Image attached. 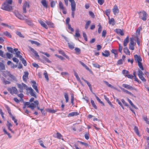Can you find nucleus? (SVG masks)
Instances as JSON below:
<instances>
[{
    "label": "nucleus",
    "instance_id": "f257e3e1",
    "mask_svg": "<svg viewBox=\"0 0 149 149\" xmlns=\"http://www.w3.org/2000/svg\"><path fill=\"white\" fill-rule=\"evenodd\" d=\"M12 2V0H7L2 5L1 9L8 11H10L12 10V6H11Z\"/></svg>",
    "mask_w": 149,
    "mask_h": 149
},
{
    "label": "nucleus",
    "instance_id": "f03ea898",
    "mask_svg": "<svg viewBox=\"0 0 149 149\" xmlns=\"http://www.w3.org/2000/svg\"><path fill=\"white\" fill-rule=\"evenodd\" d=\"M71 3V7L72 15L73 18L74 17V11L76 9V3L75 2L74 0H69Z\"/></svg>",
    "mask_w": 149,
    "mask_h": 149
},
{
    "label": "nucleus",
    "instance_id": "7ed1b4c3",
    "mask_svg": "<svg viewBox=\"0 0 149 149\" xmlns=\"http://www.w3.org/2000/svg\"><path fill=\"white\" fill-rule=\"evenodd\" d=\"M139 15V18L143 21H146L147 19V14L144 11H141L138 13Z\"/></svg>",
    "mask_w": 149,
    "mask_h": 149
},
{
    "label": "nucleus",
    "instance_id": "20e7f679",
    "mask_svg": "<svg viewBox=\"0 0 149 149\" xmlns=\"http://www.w3.org/2000/svg\"><path fill=\"white\" fill-rule=\"evenodd\" d=\"M18 88L20 89V92H23V90L24 89H26V90L28 89V87L25 84L22 83L21 84H19L18 83L16 84Z\"/></svg>",
    "mask_w": 149,
    "mask_h": 149
},
{
    "label": "nucleus",
    "instance_id": "39448f33",
    "mask_svg": "<svg viewBox=\"0 0 149 149\" xmlns=\"http://www.w3.org/2000/svg\"><path fill=\"white\" fill-rule=\"evenodd\" d=\"M34 102L31 103L30 105L29 106H27V107L33 110L37 106H38L39 102L38 100L35 101Z\"/></svg>",
    "mask_w": 149,
    "mask_h": 149
},
{
    "label": "nucleus",
    "instance_id": "423d86ee",
    "mask_svg": "<svg viewBox=\"0 0 149 149\" xmlns=\"http://www.w3.org/2000/svg\"><path fill=\"white\" fill-rule=\"evenodd\" d=\"M8 91L12 95L13 94H17L18 93L17 90L15 87H12L11 88H8Z\"/></svg>",
    "mask_w": 149,
    "mask_h": 149
},
{
    "label": "nucleus",
    "instance_id": "0eeeda50",
    "mask_svg": "<svg viewBox=\"0 0 149 149\" xmlns=\"http://www.w3.org/2000/svg\"><path fill=\"white\" fill-rule=\"evenodd\" d=\"M122 86L129 90H135V91H137L136 88L127 84H122Z\"/></svg>",
    "mask_w": 149,
    "mask_h": 149
},
{
    "label": "nucleus",
    "instance_id": "6e6552de",
    "mask_svg": "<svg viewBox=\"0 0 149 149\" xmlns=\"http://www.w3.org/2000/svg\"><path fill=\"white\" fill-rule=\"evenodd\" d=\"M29 48L30 49L31 51L34 54L36 58L37 59L39 58V56L38 55V53L34 49L30 46H29Z\"/></svg>",
    "mask_w": 149,
    "mask_h": 149
},
{
    "label": "nucleus",
    "instance_id": "1a4fd4ad",
    "mask_svg": "<svg viewBox=\"0 0 149 149\" xmlns=\"http://www.w3.org/2000/svg\"><path fill=\"white\" fill-rule=\"evenodd\" d=\"M26 90L29 91V93L32 96L36 98V96L35 94V93L31 87H28Z\"/></svg>",
    "mask_w": 149,
    "mask_h": 149
},
{
    "label": "nucleus",
    "instance_id": "9d476101",
    "mask_svg": "<svg viewBox=\"0 0 149 149\" xmlns=\"http://www.w3.org/2000/svg\"><path fill=\"white\" fill-rule=\"evenodd\" d=\"M113 12L114 14L116 15V14H118L119 12V9L118 7L116 5H115L112 9Z\"/></svg>",
    "mask_w": 149,
    "mask_h": 149
},
{
    "label": "nucleus",
    "instance_id": "9b49d317",
    "mask_svg": "<svg viewBox=\"0 0 149 149\" xmlns=\"http://www.w3.org/2000/svg\"><path fill=\"white\" fill-rule=\"evenodd\" d=\"M14 15L17 17L19 19L21 20L24 19L23 16L20 14L18 12H15L14 13Z\"/></svg>",
    "mask_w": 149,
    "mask_h": 149
},
{
    "label": "nucleus",
    "instance_id": "f8f14e48",
    "mask_svg": "<svg viewBox=\"0 0 149 149\" xmlns=\"http://www.w3.org/2000/svg\"><path fill=\"white\" fill-rule=\"evenodd\" d=\"M6 73L10 77L12 80H13L14 81H17V80L16 77L14 76L12 74L9 72L6 71Z\"/></svg>",
    "mask_w": 149,
    "mask_h": 149
},
{
    "label": "nucleus",
    "instance_id": "ddd939ff",
    "mask_svg": "<svg viewBox=\"0 0 149 149\" xmlns=\"http://www.w3.org/2000/svg\"><path fill=\"white\" fill-rule=\"evenodd\" d=\"M38 22L40 23L41 26L47 29H48V27L47 25L41 19H39L38 20Z\"/></svg>",
    "mask_w": 149,
    "mask_h": 149
},
{
    "label": "nucleus",
    "instance_id": "4468645a",
    "mask_svg": "<svg viewBox=\"0 0 149 149\" xmlns=\"http://www.w3.org/2000/svg\"><path fill=\"white\" fill-rule=\"evenodd\" d=\"M135 59L136 61L138 63L139 62H141L142 61V59L140 56H138L136 54L134 56Z\"/></svg>",
    "mask_w": 149,
    "mask_h": 149
},
{
    "label": "nucleus",
    "instance_id": "2eb2a0df",
    "mask_svg": "<svg viewBox=\"0 0 149 149\" xmlns=\"http://www.w3.org/2000/svg\"><path fill=\"white\" fill-rule=\"evenodd\" d=\"M29 73L27 72H24V75L23 76L22 78L23 80L24 81H26L27 80V79L28 77Z\"/></svg>",
    "mask_w": 149,
    "mask_h": 149
},
{
    "label": "nucleus",
    "instance_id": "dca6fc26",
    "mask_svg": "<svg viewBox=\"0 0 149 149\" xmlns=\"http://www.w3.org/2000/svg\"><path fill=\"white\" fill-rule=\"evenodd\" d=\"M120 87V88L124 92H125V93L130 95L131 96H133V94H132L131 92L128 91V90L125 89L124 88H122L121 87Z\"/></svg>",
    "mask_w": 149,
    "mask_h": 149
},
{
    "label": "nucleus",
    "instance_id": "f3484780",
    "mask_svg": "<svg viewBox=\"0 0 149 149\" xmlns=\"http://www.w3.org/2000/svg\"><path fill=\"white\" fill-rule=\"evenodd\" d=\"M24 20L25 21V22L28 25L30 26H32L33 25V24L32 23V20L27 19H25Z\"/></svg>",
    "mask_w": 149,
    "mask_h": 149
},
{
    "label": "nucleus",
    "instance_id": "a211bd4d",
    "mask_svg": "<svg viewBox=\"0 0 149 149\" xmlns=\"http://www.w3.org/2000/svg\"><path fill=\"white\" fill-rule=\"evenodd\" d=\"M102 55L105 57H107L110 55V53L107 50H105L104 51V52H102Z\"/></svg>",
    "mask_w": 149,
    "mask_h": 149
},
{
    "label": "nucleus",
    "instance_id": "6ab92c4d",
    "mask_svg": "<svg viewBox=\"0 0 149 149\" xmlns=\"http://www.w3.org/2000/svg\"><path fill=\"white\" fill-rule=\"evenodd\" d=\"M104 83L107 86L109 87L113 88L116 90H118L116 88L114 87L113 86L109 84V83L106 81H104Z\"/></svg>",
    "mask_w": 149,
    "mask_h": 149
},
{
    "label": "nucleus",
    "instance_id": "aec40b11",
    "mask_svg": "<svg viewBox=\"0 0 149 149\" xmlns=\"http://www.w3.org/2000/svg\"><path fill=\"white\" fill-rule=\"evenodd\" d=\"M79 113L77 112H74L69 113L68 116V117H72L75 116H77L79 115Z\"/></svg>",
    "mask_w": 149,
    "mask_h": 149
},
{
    "label": "nucleus",
    "instance_id": "412c9836",
    "mask_svg": "<svg viewBox=\"0 0 149 149\" xmlns=\"http://www.w3.org/2000/svg\"><path fill=\"white\" fill-rule=\"evenodd\" d=\"M115 32L117 33L120 34L121 36H123L124 35V33H123V31L120 29H116L115 30Z\"/></svg>",
    "mask_w": 149,
    "mask_h": 149
},
{
    "label": "nucleus",
    "instance_id": "4be33fe9",
    "mask_svg": "<svg viewBox=\"0 0 149 149\" xmlns=\"http://www.w3.org/2000/svg\"><path fill=\"white\" fill-rule=\"evenodd\" d=\"M14 50L15 52H16V56L17 57H19L21 55H20V51H18V49L17 48H15L14 49Z\"/></svg>",
    "mask_w": 149,
    "mask_h": 149
},
{
    "label": "nucleus",
    "instance_id": "5701e85b",
    "mask_svg": "<svg viewBox=\"0 0 149 149\" xmlns=\"http://www.w3.org/2000/svg\"><path fill=\"white\" fill-rule=\"evenodd\" d=\"M46 111L52 113H54L57 111V110H54L50 109H46Z\"/></svg>",
    "mask_w": 149,
    "mask_h": 149
},
{
    "label": "nucleus",
    "instance_id": "b1692460",
    "mask_svg": "<svg viewBox=\"0 0 149 149\" xmlns=\"http://www.w3.org/2000/svg\"><path fill=\"white\" fill-rule=\"evenodd\" d=\"M80 36L79 33V29H77L75 30V34L74 36L78 38Z\"/></svg>",
    "mask_w": 149,
    "mask_h": 149
},
{
    "label": "nucleus",
    "instance_id": "393cba45",
    "mask_svg": "<svg viewBox=\"0 0 149 149\" xmlns=\"http://www.w3.org/2000/svg\"><path fill=\"white\" fill-rule=\"evenodd\" d=\"M129 42V37L127 36L124 41L123 45L124 47H126Z\"/></svg>",
    "mask_w": 149,
    "mask_h": 149
},
{
    "label": "nucleus",
    "instance_id": "a878e982",
    "mask_svg": "<svg viewBox=\"0 0 149 149\" xmlns=\"http://www.w3.org/2000/svg\"><path fill=\"white\" fill-rule=\"evenodd\" d=\"M41 3L45 8H47V3L45 0H42L41 1Z\"/></svg>",
    "mask_w": 149,
    "mask_h": 149
},
{
    "label": "nucleus",
    "instance_id": "bb28decb",
    "mask_svg": "<svg viewBox=\"0 0 149 149\" xmlns=\"http://www.w3.org/2000/svg\"><path fill=\"white\" fill-rule=\"evenodd\" d=\"M109 23L110 24H112L113 26L115 24V22L114 19L113 18H111V19H109Z\"/></svg>",
    "mask_w": 149,
    "mask_h": 149
},
{
    "label": "nucleus",
    "instance_id": "cd10ccee",
    "mask_svg": "<svg viewBox=\"0 0 149 149\" xmlns=\"http://www.w3.org/2000/svg\"><path fill=\"white\" fill-rule=\"evenodd\" d=\"M46 23L47 24L51 27H54V24L50 21H46Z\"/></svg>",
    "mask_w": 149,
    "mask_h": 149
},
{
    "label": "nucleus",
    "instance_id": "c85d7f7f",
    "mask_svg": "<svg viewBox=\"0 0 149 149\" xmlns=\"http://www.w3.org/2000/svg\"><path fill=\"white\" fill-rule=\"evenodd\" d=\"M68 45L69 48L71 49H72L74 48V44L73 43H68Z\"/></svg>",
    "mask_w": 149,
    "mask_h": 149
},
{
    "label": "nucleus",
    "instance_id": "c756f323",
    "mask_svg": "<svg viewBox=\"0 0 149 149\" xmlns=\"http://www.w3.org/2000/svg\"><path fill=\"white\" fill-rule=\"evenodd\" d=\"M124 52L127 55H130V52L128 48L126 47L124 48Z\"/></svg>",
    "mask_w": 149,
    "mask_h": 149
},
{
    "label": "nucleus",
    "instance_id": "7c9ffc66",
    "mask_svg": "<svg viewBox=\"0 0 149 149\" xmlns=\"http://www.w3.org/2000/svg\"><path fill=\"white\" fill-rule=\"evenodd\" d=\"M123 74H124V76L126 77L127 75L129 74V72L125 70H124L122 71V72Z\"/></svg>",
    "mask_w": 149,
    "mask_h": 149
},
{
    "label": "nucleus",
    "instance_id": "2f4dec72",
    "mask_svg": "<svg viewBox=\"0 0 149 149\" xmlns=\"http://www.w3.org/2000/svg\"><path fill=\"white\" fill-rule=\"evenodd\" d=\"M3 34L6 36L10 38H11L12 37L10 33L7 31H6L3 32Z\"/></svg>",
    "mask_w": 149,
    "mask_h": 149
},
{
    "label": "nucleus",
    "instance_id": "473e14b6",
    "mask_svg": "<svg viewBox=\"0 0 149 149\" xmlns=\"http://www.w3.org/2000/svg\"><path fill=\"white\" fill-rule=\"evenodd\" d=\"M29 41L32 44H35L37 46H39L40 45V43L37 41L32 40H30Z\"/></svg>",
    "mask_w": 149,
    "mask_h": 149
},
{
    "label": "nucleus",
    "instance_id": "72a5a7b5",
    "mask_svg": "<svg viewBox=\"0 0 149 149\" xmlns=\"http://www.w3.org/2000/svg\"><path fill=\"white\" fill-rule=\"evenodd\" d=\"M127 100L130 103V104H131V105L134 108H135L136 109H138V108L135 106L134 105L133 103L129 99H127Z\"/></svg>",
    "mask_w": 149,
    "mask_h": 149
},
{
    "label": "nucleus",
    "instance_id": "f704fd0d",
    "mask_svg": "<svg viewBox=\"0 0 149 149\" xmlns=\"http://www.w3.org/2000/svg\"><path fill=\"white\" fill-rule=\"evenodd\" d=\"M79 62L85 68L88 70H89V68L87 66V65L85 64L84 63L82 62L79 61Z\"/></svg>",
    "mask_w": 149,
    "mask_h": 149
},
{
    "label": "nucleus",
    "instance_id": "c9c22d12",
    "mask_svg": "<svg viewBox=\"0 0 149 149\" xmlns=\"http://www.w3.org/2000/svg\"><path fill=\"white\" fill-rule=\"evenodd\" d=\"M7 49L10 52L13 53L15 52L14 49H13V48L10 47H7Z\"/></svg>",
    "mask_w": 149,
    "mask_h": 149
},
{
    "label": "nucleus",
    "instance_id": "e433bc0d",
    "mask_svg": "<svg viewBox=\"0 0 149 149\" xmlns=\"http://www.w3.org/2000/svg\"><path fill=\"white\" fill-rule=\"evenodd\" d=\"M58 5L59 8L60 9H64V8H65L64 7L63 5L61 2L60 1L59 2Z\"/></svg>",
    "mask_w": 149,
    "mask_h": 149
},
{
    "label": "nucleus",
    "instance_id": "4c0bfd02",
    "mask_svg": "<svg viewBox=\"0 0 149 149\" xmlns=\"http://www.w3.org/2000/svg\"><path fill=\"white\" fill-rule=\"evenodd\" d=\"M91 23V21H88L86 23V24H85V28L86 29H87L90 24Z\"/></svg>",
    "mask_w": 149,
    "mask_h": 149
},
{
    "label": "nucleus",
    "instance_id": "58836bf2",
    "mask_svg": "<svg viewBox=\"0 0 149 149\" xmlns=\"http://www.w3.org/2000/svg\"><path fill=\"white\" fill-rule=\"evenodd\" d=\"M59 53L60 54H62L63 56L65 57L66 58H68V57L65 54L64 52L63 51H59Z\"/></svg>",
    "mask_w": 149,
    "mask_h": 149
},
{
    "label": "nucleus",
    "instance_id": "ea45409f",
    "mask_svg": "<svg viewBox=\"0 0 149 149\" xmlns=\"http://www.w3.org/2000/svg\"><path fill=\"white\" fill-rule=\"evenodd\" d=\"M143 118L147 124H149V121H148V119L147 118L146 116H143Z\"/></svg>",
    "mask_w": 149,
    "mask_h": 149
},
{
    "label": "nucleus",
    "instance_id": "a19ab883",
    "mask_svg": "<svg viewBox=\"0 0 149 149\" xmlns=\"http://www.w3.org/2000/svg\"><path fill=\"white\" fill-rule=\"evenodd\" d=\"M3 131L4 132L5 134H7L8 135V137L9 138H11L12 136L10 135V134L7 132L5 128H3Z\"/></svg>",
    "mask_w": 149,
    "mask_h": 149
},
{
    "label": "nucleus",
    "instance_id": "79ce46f5",
    "mask_svg": "<svg viewBox=\"0 0 149 149\" xmlns=\"http://www.w3.org/2000/svg\"><path fill=\"white\" fill-rule=\"evenodd\" d=\"M11 117L12 118V120L14 121V123H15L16 125H17L18 123H17V120L15 118V117L13 116Z\"/></svg>",
    "mask_w": 149,
    "mask_h": 149
},
{
    "label": "nucleus",
    "instance_id": "37998d69",
    "mask_svg": "<svg viewBox=\"0 0 149 149\" xmlns=\"http://www.w3.org/2000/svg\"><path fill=\"white\" fill-rule=\"evenodd\" d=\"M32 86L33 88L36 90L37 93H39V91L37 88L36 84L32 85Z\"/></svg>",
    "mask_w": 149,
    "mask_h": 149
},
{
    "label": "nucleus",
    "instance_id": "c03bdc74",
    "mask_svg": "<svg viewBox=\"0 0 149 149\" xmlns=\"http://www.w3.org/2000/svg\"><path fill=\"white\" fill-rule=\"evenodd\" d=\"M6 54L7 58L8 59H10L13 56V54L8 52L6 53Z\"/></svg>",
    "mask_w": 149,
    "mask_h": 149
},
{
    "label": "nucleus",
    "instance_id": "a18cd8bd",
    "mask_svg": "<svg viewBox=\"0 0 149 149\" xmlns=\"http://www.w3.org/2000/svg\"><path fill=\"white\" fill-rule=\"evenodd\" d=\"M91 104L93 107L94 108H95V109H97V107L96 106L95 104L94 101L92 100H91Z\"/></svg>",
    "mask_w": 149,
    "mask_h": 149
},
{
    "label": "nucleus",
    "instance_id": "49530a36",
    "mask_svg": "<svg viewBox=\"0 0 149 149\" xmlns=\"http://www.w3.org/2000/svg\"><path fill=\"white\" fill-rule=\"evenodd\" d=\"M3 81L4 84H10V82L9 81L6 80L4 78H3V79H2Z\"/></svg>",
    "mask_w": 149,
    "mask_h": 149
},
{
    "label": "nucleus",
    "instance_id": "de8ad7c7",
    "mask_svg": "<svg viewBox=\"0 0 149 149\" xmlns=\"http://www.w3.org/2000/svg\"><path fill=\"white\" fill-rule=\"evenodd\" d=\"M25 8H29V3L26 1H25L23 5V6H24Z\"/></svg>",
    "mask_w": 149,
    "mask_h": 149
},
{
    "label": "nucleus",
    "instance_id": "09e8293b",
    "mask_svg": "<svg viewBox=\"0 0 149 149\" xmlns=\"http://www.w3.org/2000/svg\"><path fill=\"white\" fill-rule=\"evenodd\" d=\"M0 67L1 70L5 69V67L4 64L0 62Z\"/></svg>",
    "mask_w": 149,
    "mask_h": 149
},
{
    "label": "nucleus",
    "instance_id": "8fccbe9b",
    "mask_svg": "<svg viewBox=\"0 0 149 149\" xmlns=\"http://www.w3.org/2000/svg\"><path fill=\"white\" fill-rule=\"evenodd\" d=\"M64 97L65 99V101L66 102L68 101V94L67 93H64Z\"/></svg>",
    "mask_w": 149,
    "mask_h": 149
},
{
    "label": "nucleus",
    "instance_id": "3c124183",
    "mask_svg": "<svg viewBox=\"0 0 149 149\" xmlns=\"http://www.w3.org/2000/svg\"><path fill=\"white\" fill-rule=\"evenodd\" d=\"M99 28L98 29V33H100L102 30V27L100 24H99L98 25Z\"/></svg>",
    "mask_w": 149,
    "mask_h": 149
},
{
    "label": "nucleus",
    "instance_id": "603ef678",
    "mask_svg": "<svg viewBox=\"0 0 149 149\" xmlns=\"http://www.w3.org/2000/svg\"><path fill=\"white\" fill-rule=\"evenodd\" d=\"M56 137L58 139H61L62 137V136L61 134L58 132H57L56 133Z\"/></svg>",
    "mask_w": 149,
    "mask_h": 149
},
{
    "label": "nucleus",
    "instance_id": "864d4df0",
    "mask_svg": "<svg viewBox=\"0 0 149 149\" xmlns=\"http://www.w3.org/2000/svg\"><path fill=\"white\" fill-rule=\"evenodd\" d=\"M134 130L136 134L139 135V132L138 128L136 127L135 126Z\"/></svg>",
    "mask_w": 149,
    "mask_h": 149
},
{
    "label": "nucleus",
    "instance_id": "5fc2aeb1",
    "mask_svg": "<svg viewBox=\"0 0 149 149\" xmlns=\"http://www.w3.org/2000/svg\"><path fill=\"white\" fill-rule=\"evenodd\" d=\"M44 75L45 76V78H46V79L47 81H48L49 78L48 74L47 73V72L45 71V72L44 73Z\"/></svg>",
    "mask_w": 149,
    "mask_h": 149
},
{
    "label": "nucleus",
    "instance_id": "6e6d98bb",
    "mask_svg": "<svg viewBox=\"0 0 149 149\" xmlns=\"http://www.w3.org/2000/svg\"><path fill=\"white\" fill-rule=\"evenodd\" d=\"M123 62V61L122 59L119 60L117 62V65H120L122 64Z\"/></svg>",
    "mask_w": 149,
    "mask_h": 149
},
{
    "label": "nucleus",
    "instance_id": "4d7b16f0",
    "mask_svg": "<svg viewBox=\"0 0 149 149\" xmlns=\"http://www.w3.org/2000/svg\"><path fill=\"white\" fill-rule=\"evenodd\" d=\"M138 65L139 68L141 69V70H143L144 68L142 65V63L141 62L138 63Z\"/></svg>",
    "mask_w": 149,
    "mask_h": 149
},
{
    "label": "nucleus",
    "instance_id": "13d9d810",
    "mask_svg": "<svg viewBox=\"0 0 149 149\" xmlns=\"http://www.w3.org/2000/svg\"><path fill=\"white\" fill-rule=\"evenodd\" d=\"M139 78L141 79L143 81H146V80L144 77L143 76V75H140L138 76Z\"/></svg>",
    "mask_w": 149,
    "mask_h": 149
},
{
    "label": "nucleus",
    "instance_id": "bf43d9fd",
    "mask_svg": "<svg viewBox=\"0 0 149 149\" xmlns=\"http://www.w3.org/2000/svg\"><path fill=\"white\" fill-rule=\"evenodd\" d=\"M12 59L14 62H16L17 63H18L19 60L16 58L13 57V58Z\"/></svg>",
    "mask_w": 149,
    "mask_h": 149
},
{
    "label": "nucleus",
    "instance_id": "052dcab7",
    "mask_svg": "<svg viewBox=\"0 0 149 149\" xmlns=\"http://www.w3.org/2000/svg\"><path fill=\"white\" fill-rule=\"evenodd\" d=\"M83 37L84 38V39L86 41H87L88 40H87V36H86V33L85 32H83Z\"/></svg>",
    "mask_w": 149,
    "mask_h": 149
},
{
    "label": "nucleus",
    "instance_id": "680f3d73",
    "mask_svg": "<svg viewBox=\"0 0 149 149\" xmlns=\"http://www.w3.org/2000/svg\"><path fill=\"white\" fill-rule=\"evenodd\" d=\"M134 38H130V42L129 44L134 45Z\"/></svg>",
    "mask_w": 149,
    "mask_h": 149
},
{
    "label": "nucleus",
    "instance_id": "e2e57ef3",
    "mask_svg": "<svg viewBox=\"0 0 149 149\" xmlns=\"http://www.w3.org/2000/svg\"><path fill=\"white\" fill-rule=\"evenodd\" d=\"M110 9H108L106 10L105 11L106 15L107 16H109V15H110Z\"/></svg>",
    "mask_w": 149,
    "mask_h": 149
},
{
    "label": "nucleus",
    "instance_id": "0e129e2a",
    "mask_svg": "<svg viewBox=\"0 0 149 149\" xmlns=\"http://www.w3.org/2000/svg\"><path fill=\"white\" fill-rule=\"evenodd\" d=\"M122 46L120 44H119L118 50L121 53L122 49Z\"/></svg>",
    "mask_w": 149,
    "mask_h": 149
},
{
    "label": "nucleus",
    "instance_id": "69168bd1",
    "mask_svg": "<svg viewBox=\"0 0 149 149\" xmlns=\"http://www.w3.org/2000/svg\"><path fill=\"white\" fill-rule=\"evenodd\" d=\"M68 28L69 30H70V31L72 32L74 31V29H73V28H72L71 27V26L70 24H68Z\"/></svg>",
    "mask_w": 149,
    "mask_h": 149
},
{
    "label": "nucleus",
    "instance_id": "338daca9",
    "mask_svg": "<svg viewBox=\"0 0 149 149\" xmlns=\"http://www.w3.org/2000/svg\"><path fill=\"white\" fill-rule=\"evenodd\" d=\"M16 34L19 36L20 37L22 38H24V37L23 36L22 34H21L20 32H17L16 33Z\"/></svg>",
    "mask_w": 149,
    "mask_h": 149
},
{
    "label": "nucleus",
    "instance_id": "774afa93",
    "mask_svg": "<svg viewBox=\"0 0 149 149\" xmlns=\"http://www.w3.org/2000/svg\"><path fill=\"white\" fill-rule=\"evenodd\" d=\"M106 34V31L105 30H103L102 33V36L104 37Z\"/></svg>",
    "mask_w": 149,
    "mask_h": 149
}]
</instances>
